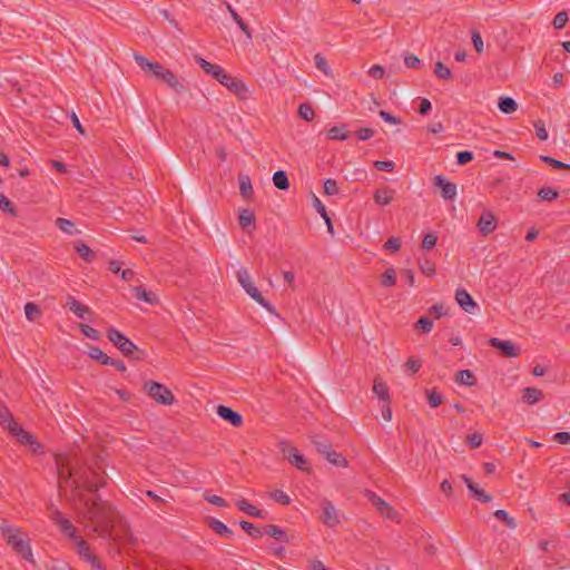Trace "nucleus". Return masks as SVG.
Returning <instances> with one entry per match:
<instances>
[{"label":"nucleus","instance_id":"54","mask_svg":"<svg viewBox=\"0 0 570 570\" xmlns=\"http://www.w3.org/2000/svg\"><path fill=\"white\" fill-rule=\"evenodd\" d=\"M204 499L214 504V505H217V507H220V508H226L228 505V503L226 502L225 499H223L222 497L219 495H216V494H209V493H205L204 494Z\"/></svg>","mask_w":570,"mask_h":570},{"label":"nucleus","instance_id":"29","mask_svg":"<svg viewBox=\"0 0 570 570\" xmlns=\"http://www.w3.org/2000/svg\"><path fill=\"white\" fill-rule=\"evenodd\" d=\"M350 137L345 125L334 126L327 131V138L333 140H346Z\"/></svg>","mask_w":570,"mask_h":570},{"label":"nucleus","instance_id":"13","mask_svg":"<svg viewBox=\"0 0 570 570\" xmlns=\"http://www.w3.org/2000/svg\"><path fill=\"white\" fill-rule=\"evenodd\" d=\"M321 505L322 514L320 518L322 522L330 528L337 525L340 523V518L333 503L325 499L322 501Z\"/></svg>","mask_w":570,"mask_h":570},{"label":"nucleus","instance_id":"43","mask_svg":"<svg viewBox=\"0 0 570 570\" xmlns=\"http://www.w3.org/2000/svg\"><path fill=\"white\" fill-rule=\"evenodd\" d=\"M298 115L302 119L311 121L315 117L314 109L309 104H301L298 107Z\"/></svg>","mask_w":570,"mask_h":570},{"label":"nucleus","instance_id":"27","mask_svg":"<svg viewBox=\"0 0 570 570\" xmlns=\"http://www.w3.org/2000/svg\"><path fill=\"white\" fill-rule=\"evenodd\" d=\"M273 184L279 190H287L289 188V180L286 171L277 170L273 175Z\"/></svg>","mask_w":570,"mask_h":570},{"label":"nucleus","instance_id":"42","mask_svg":"<svg viewBox=\"0 0 570 570\" xmlns=\"http://www.w3.org/2000/svg\"><path fill=\"white\" fill-rule=\"evenodd\" d=\"M414 327L422 333H430L433 328V321L428 316H421L415 323Z\"/></svg>","mask_w":570,"mask_h":570},{"label":"nucleus","instance_id":"7","mask_svg":"<svg viewBox=\"0 0 570 570\" xmlns=\"http://www.w3.org/2000/svg\"><path fill=\"white\" fill-rule=\"evenodd\" d=\"M107 337L124 354V356L140 360L139 356L134 355V353L138 351L137 345H135L120 331L115 327H109L107 330Z\"/></svg>","mask_w":570,"mask_h":570},{"label":"nucleus","instance_id":"33","mask_svg":"<svg viewBox=\"0 0 570 570\" xmlns=\"http://www.w3.org/2000/svg\"><path fill=\"white\" fill-rule=\"evenodd\" d=\"M88 355L100 364L107 365V363H111V357L102 352L98 346H91L88 351Z\"/></svg>","mask_w":570,"mask_h":570},{"label":"nucleus","instance_id":"53","mask_svg":"<svg viewBox=\"0 0 570 570\" xmlns=\"http://www.w3.org/2000/svg\"><path fill=\"white\" fill-rule=\"evenodd\" d=\"M568 22V13L567 11L558 12L552 21V24L556 29H562Z\"/></svg>","mask_w":570,"mask_h":570},{"label":"nucleus","instance_id":"41","mask_svg":"<svg viewBox=\"0 0 570 570\" xmlns=\"http://www.w3.org/2000/svg\"><path fill=\"white\" fill-rule=\"evenodd\" d=\"M239 525L246 533H248V535H250L253 538L257 539V538H261L263 534L262 529L255 527L253 523H250L248 521L242 520V521H239Z\"/></svg>","mask_w":570,"mask_h":570},{"label":"nucleus","instance_id":"49","mask_svg":"<svg viewBox=\"0 0 570 570\" xmlns=\"http://www.w3.org/2000/svg\"><path fill=\"white\" fill-rule=\"evenodd\" d=\"M493 515L503 521L510 529H514L517 527L515 520L511 518L505 510H497Z\"/></svg>","mask_w":570,"mask_h":570},{"label":"nucleus","instance_id":"26","mask_svg":"<svg viewBox=\"0 0 570 570\" xmlns=\"http://www.w3.org/2000/svg\"><path fill=\"white\" fill-rule=\"evenodd\" d=\"M455 382L461 385L473 386L475 385L476 380L470 370H461L455 374Z\"/></svg>","mask_w":570,"mask_h":570},{"label":"nucleus","instance_id":"38","mask_svg":"<svg viewBox=\"0 0 570 570\" xmlns=\"http://www.w3.org/2000/svg\"><path fill=\"white\" fill-rule=\"evenodd\" d=\"M325 459L333 465L336 466H347V460L338 452L331 450L326 455H324Z\"/></svg>","mask_w":570,"mask_h":570},{"label":"nucleus","instance_id":"35","mask_svg":"<svg viewBox=\"0 0 570 570\" xmlns=\"http://www.w3.org/2000/svg\"><path fill=\"white\" fill-rule=\"evenodd\" d=\"M239 226L243 229H247L249 226H253L255 228V216L252 210L249 209H243L238 217Z\"/></svg>","mask_w":570,"mask_h":570},{"label":"nucleus","instance_id":"15","mask_svg":"<svg viewBox=\"0 0 570 570\" xmlns=\"http://www.w3.org/2000/svg\"><path fill=\"white\" fill-rule=\"evenodd\" d=\"M434 186L441 189V194L444 199H453L456 195V185L448 181L442 175H436L434 177Z\"/></svg>","mask_w":570,"mask_h":570},{"label":"nucleus","instance_id":"36","mask_svg":"<svg viewBox=\"0 0 570 570\" xmlns=\"http://www.w3.org/2000/svg\"><path fill=\"white\" fill-rule=\"evenodd\" d=\"M75 249L87 263H91L96 258L95 252L83 243H77Z\"/></svg>","mask_w":570,"mask_h":570},{"label":"nucleus","instance_id":"11","mask_svg":"<svg viewBox=\"0 0 570 570\" xmlns=\"http://www.w3.org/2000/svg\"><path fill=\"white\" fill-rule=\"evenodd\" d=\"M10 433L17 438L19 443L30 445L33 453H39L42 449V445L37 441V439L30 432L23 430L19 424L13 425Z\"/></svg>","mask_w":570,"mask_h":570},{"label":"nucleus","instance_id":"64","mask_svg":"<svg viewBox=\"0 0 570 570\" xmlns=\"http://www.w3.org/2000/svg\"><path fill=\"white\" fill-rule=\"evenodd\" d=\"M404 63L407 68L417 69L421 66V60L413 53H409L404 57Z\"/></svg>","mask_w":570,"mask_h":570},{"label":"nucleus","instance_id":"8","mask_svg":"<svg viewBox=\"0 0 570 570\" xmlns=\"http://www.w3.org/2000/svg\"><path fill=\"white\" fill-rule=\"evenodd\" d=\"M7 543L26 560L32 561V551L29 539L20 529L14 528V530L8 535Z\"/></svg>","mask_w":570,"mask_h":570},{"label":"nucleus","instance_id":"25","mask_svg":"<svg viewBox=\"0 0 570 570\" xmlns=\"http://www.w3.org/2000/svg\"><path fill=\"white\" fill-rule=\"evenodd\" d=\"M311 442L314 444L316 451L322 455H326L332 450V443L325 438L312 435Z\"/></svg>","mask_w":570,"mask_h":570},{"label":"nucleus","instance_id":"58","mask_svg":"<svg viewBox=\"0 0 570 570\" xmlns=\"http://www.w3.org/2000/svg\"><path fill=\"white\" fill-rule=\"evenodd\" d=\"M471 39L473 47L478 53H481L483 51V40L479 31L472 30L471 32Z\"/></svg>","mask_w":570,"mask_h":570},{"label":"nucleus","instance_id":"59","mask_svg":"<svg viewBox=\"0 0 570 570\" xmlns=\"http://www.w3.org/2000/svg\"><path fill=\"white\" fill-rule=\"evenodd\" d=\"M473 158H474V155L470 150H463V151H459L456 154V161L461 166L466 165L468 163L473 160Z\"/></svg>","mask_w":570,"mask_h":570},{"label":"nucleus","instance_id":"44","mask_svg":"<svg viewBox=\"0 0 570 570\" xmlns=\"http://www.w3.org/2000/svg\"><path fill=\"white\" fill-rule=\"evenodd\" d=\"M434 72H435L436 77H439L440 79H451L452 78L451 69L441 61H438L435 63Z\"/></svg>","mask_w":570,"mask_h":570},{"label":"nucleus","instance_id":"5","mask_svg":"<svg viewBox=\"0 0 570 570\" xmlns=\"http://www.w3.org/2000/svg\"><path fill=\"white\" fill-rule=\"evenodd\" d=\"M237 279L244 291L261 306L267 309L271 314H276L275 307L264 298L258 288L254 285L252 277L247 269L242 268L237 272Z\"/></svg>","mask_w":570,"mask_h":570},{"label":"nucleus","instance_id":"24","mask_svg":"<svg viewBox=\"0 0 570 570\" xmlns=\"http://www.w3.org/2000/svg\"><path fill=\"white\" fill-rule=\"evenodd\" d=\"M227 10L230 13L233 20L238 24L240 30L245 33L247 39H252V30L248 24L243 20V18L236 12V10L232 7V4L226 3Z\"/></svg>","mask_w":570,"mask_h":570},{"label":"nucleus","instance_id":"31","mask_svg":"<svg viewBox=\"0 0 570 570\" xmlns=\"http://www.w3.org/2000/svg\"><path fill=\"white\" fill-rule=\"evenodd\" d=\"M55 224L65 234L76 235L79 233V230L76 228L75 223L69 219L59 217L56 219Z\"/></svg>","mask_w":570,"mask_h":570},{"label":"nucleus","instance_id":"6","mask_svg":"<svg viewBox=\"0 0 570 570\" xmlns=\"http://www.w3.org/2000/svg\"><path fill=\"white\" fill-rule=\"evenodd\" d=\"M142 390L157 403L163 405H171L176 402L173 392L164 384L156 381H147L144 383Z\"/></svg>","mask_w":570,"mask_h":570},{"label":"nucleus","instance_id":"1","mask_svg":"<svg viewBox=\"0 0 570 570\" xmlns=\"http://www.w3.org/2000/svg\"><path fill=\"white\" fill-rule=\"evenodd\" d=\"M75 504L95 533L105 539L111 538L112 529L120 520V514L108 501L102 500L99 494L91 498L82 491H76Z\"/></svg>","mask_w":570,"mask_h":570},{"label":"nucleus","instance_id":"52","mask_svg":"<svg viewBox=\"0 0 570 570\" xmlns=\"http://www.w3.org/2000/svg\"><path fill=\"white\" fill-rule=\"evenodd\" d=\"M438 242V236L434 233H428L422 240V248L424 250H431Z\"/></svg>","mask_w":570,"mask_h":570},{"label":"nucleus","instance_id":"19","mask_svg":"<svg viewBox=\"0 0 570 570\" xmlns=\"http://www.w3.org/2000/svg\"><path fill=\"white\" fill-rule=\"evenodd\" d=\"M206 524L215 531L218 535L224 538H232L234 532L224 522L213 517L206 518Z\"/></svg>","mask_w":570,"mask_h":570},{"label":"nucleus","instance_id":"55","mask_svg":"<svg viewBox=\"0 0 570 570\" xmlns=\"http://www.w3.org/2000/svg\"><path fill=\"white\" fill-rule=\"evenodd\" d=\"M324 193L328 196H333L338 193V186L335 179L328 178L324 181Z\"/></svg>","mask_w":570,"mask_h":570},{"label":"nucleus","instance_id":"9","mask_svg":"<svg viewBox=\"0 0 570 570\" xmlns=\"http://www.w3.org/2000/svg\"><path fill=\"white\" fill-rule=\"evenodd\" d=\"M278 446L283 455L289 461L291 464L295 465L298 470L307 469V460L298 452L295 446L291 445L287 441H281Z\"/></svg>","mask_w":570,"mask_h":570},{"label":"nucleus","instance_id":"4","mask_svg":"<svg viewBox=\"0 0 570 570\" xmlns=\"http://www.w3.org/2000/svg\"><path fill=\"white\" fill-rule=\"evenodd\" d=\"M135 61L146 72L151 73L156 79L165 82L176 94H183L186 91V87L177 79L174 72L165 68L159 62H151L146 57L135 52Z\"/></svg>","mask_w":570,"mask_h":570},{"label":"nucleus","instance_id":"50","mask_svg":"<svg viewBox=\"0 0 570 570\" xmlns=\"http://www.w3.org/2000/svg\"><path fill=\"white\" fill-rule=\"evenodd\" d=\"M428 403L431 407H438L443 403V396L442 394L438 393L435 390H428Z\"/></svg>","mask_w":570,"mask_h":570},{"label":"nucleus","instance_id":"40","mask_svg":"<svg viewBox=\"0 0 570 570\" xmlns=\"http://www.w3.org/2000/svg\"><path fill=\"white\" fill-rule=\"evenodd\" d=\"M559 193L551 187H542L538 190V197L542 202H552L557 199Z\"/></svg>","mask_w":570,"mask_h":570},{"label":"nucleus","instance_id":"3","mask_svg":"<svg viewBox=\"0 0 570 570\" xmlns=\"http://www.w3.org/2000/svg\"><path fill=\"white\" fill-rule=\"evenodd\" d=\"M195 60L198 62L200 68L208 75L213 76L220 85L225 86L228 90L235 94L239 99L245 100L247 98V87L246 85L233 77L230 73L226 72L224 68L218 65H213L202 58L200 56H195Z\"/></svg>","mask_w":570,"mask_h":570},{"label":"nucleus","instance_id":"20","mask_svg":"<svg viewBox=\"0 0 570 570\" xmlns=\"http://www.w3.org/2000/svg\"><path fill=\"white\" fill-rule=\"evenodd\" d=\"M395 190L385 186L379 188L373 194L374 202L380 206L389 205L394 198Z\"/></svg>","mask_w":570,"mask_h":570},{"label":"nucleus","instance_id":"17","mask_svg":"<svg viewBox=\"0 0 570 570\" xmlns=\"http://www.w3.org/2000/svg\"><path fill=\"white\" fill-rule=\"evenodd\" d=\"M455 301L466 313H472V311L478 307L475 301L464 288H459L455 291Z\"/></svg>","mask_w":570,"mask_h":570},{"label":"nucleus","instance_id":"47","mask_svg":"<svg viewBox=\"0 0 570 570\" xmlns=\"http://www.w3.org/2000/svg\"><path fill=\"white\" fill-rule=\"evenodd\" d=\"M60 530L68 535L71 539H78L77 529L71 523L69 519H66L62 521V523L59 525Z\"/></svg>","mask_w":570,"mask_h":570},{"label":"nucleus","instance_id":"61","mask_svg":"<svg viewBox=\"0 0 570 570\" xmlns=\"http://www.w3.org/2000/svg\"><path fill=\"white\" fill-rule=\"evenodd\" d=\"M271 495L276 502L283 505H287L291 502L289 497L282 490H275Z\"/></svg>","mask_w":570,"mask_h":570},{"label":"nucleus","instance_id":"45","mask_svg":"<svg viewBox=\"0 0 570 570\" xmlns=\"http://www.w3.org/2000/svg\"><path fill=\"white\" fill-rule=\"evenodd\" d=\"M540 159L550 165L553 169H567V170H570V165L569 164H564L560 160H557L550 156H546V155H541L540 156Z\"/></svg>","mask_w":570,"mask_h":570},{"label":"nucleus","instance_id":"2","mask_svg":"<svg viewBox=\"0 0 570 570\" xmlns=\"http://www.w3.org/2000/svg\"><path fill=\"white\" fill-rule=\"evenodd\" d=\"M100 455H96L90 462L77 463L69 469L66 481L71 480L73 488L71 494L76 501V491L97 494L96 492L106 484V470L101 465Z\"/></svg>","mask_w":570,"mask_h":570},{"label":"nucleus","instance_id":"37","mask_svg":"<svg viewBox=\"0 0 570 570\" xmlns=\"http://www.w3.org/2000/svg\"><path fill=\"white\" fill-rule=\"evenodd\" d=\"M134 291H135V297L137 299L144 301L149 304H153L156 302V295L153 292L147 291L146 288H144L141 286L135 287Z\"/></svg>","mask_w":570,"mask_h":570},{"label":"nucleus","instance_id":"21","mask_svg":"<svg viewBox=\"0 0 570 570\" xmlns=\"http://www.w3.org/2000/svg\"><path fill=\"white\" fill-rule=\"evenodd\" d=\"M543 399L541 390L535 387H524L522 390V401L528 404H535Z\"/></svg>","mask_w":570,"mask_h":570},{"label":"nucleus","instance_id":"32","mask_svg":"<svg viewBox=\"0 0 570 570\" xmlns=\"http://www.w3.org/2000/svg\"><path fill=\"white\" fill-rule=\"evenodd\" d=\"M0 424L2 426H6L9 432L11 429H13V425H18V423L14 421V417L9 412V410L6 406H2L0 404Z\"/></svg>","mask_w":570,"mask_h":570},{"label":"nucleus","instance_id":"60","mask_svg":"<svg viewBox=\"0 0 570 570\" xmlns=\"http://www.w3.org/2000/svg\"><path fill=\"white\" fill-rule=\"evenodd\" d=\"M374 167L381 171H393L395 164L392 160H376L374 161Z\"/></svg>","mask_w":570,"mask_h":570},{"label":"nucleus","instance_id":"28","mask_svg":"<svg viewBox=\"0 0 570 570\" xmlns=\"http://www.w3.org/2000/svg\"><path fill=\"white\" fill-rule=\"evenodd\" d=\"M498 107L503 114H513L518 109V104L511 97H501Z\"/></svg>","mask_w":570,"mask_h":570},{"label":"nucleus","instance_id":"30","mask_svg":"<svg viewBox=\"0 0 570 570\" xmlns=\"http://www.w3.org/2000/svg\"><path fill=\"white\" fill-rule=\"evenodd\" d=\"M239 180V193L245 198L248 199L253 195V186L250 178L247 175H240L238 177Z\"/></svg>","mask_w":570,"mask_h":570},{"label":"nucleus","instance_id":"34","mask_svg":"<svg viewBox=\"0 0 570 570\" xmlns=\"http://www.w3.org/2000/svg\"><path fill=\"white\" fill-rule=\"evenodd\" d=\"M264 532L272 538H275L284 542H288L286 532L275 524L266 525L264 528Z\"/></svg>","mask_w":570,"mask_h":570},{"label":"nucleus","instance_id":"14","mask_svg":"<svg viewBox=\"0 0 570 570\" xmlns=\"http://www.w3.org/2000/svg\"><path fill=\"white\" fill-rule=\"evenodd\" d=\"M217 414L220 419L224 421L230 423L233 426L238 428L243 424V417L242 415L234 411L232 407L226 405H218L217 406Z\"/></svg>","mask_w":570,"mask_h":570},{"label":"nucleus","instance_id":"12","mask_svg":"<svg viewBox=\"0 0 570 570\" xmlns=\"http://www.w3.org/2000/svg\"><path fill=\"white\" fill-rule=\"evenodd\" d=\"M489 345L499 350L504 357H517L520 355L521 350L511 341H501L497 337L489 340Z\"/></svg>","mask_w":570,"mask_h":570},{"label":"nucleus","instance_id":"18","mask_svg":"<svg viewBox=\"0 0 570 570\" xmlns=\"http://www.w3.org/2000/svg\"><path fill=\"white\" fill-rule=\"evenodd\" d=\"M68 307L77 317L86 320L92 312L89 306L81 304L73 296H68L66 302Z\"/></svg>","mask_w":570,"mask_h":570},{"label":"nucleus","instance_id":"46","mask_svg":"<svg viewBox=\"0 0 570 570\" xmlns=\"http://www.w3.org/2000/svg\"><path fill=\"white\" fill-rule=\"evenodd\" d=\"M80 332L88 338L94 341H99L101 338V335L99 331L96 328L87 325V324H79Z\"/></svg>","mask_w":570,"mask_h":570},{"label":"nucleus","instance_id":"39","mask_svg":"<svg viewBox=\"0 0 570 570\" xmlns=\"http://www.w3.org/2000/svg\"><path fill=\"white\" fill-rule=\"evenodd\" d=\"M24 313H26L27 320H29L30 322H35L41 316L40 307L37 304L31 303V302H29L24 305Z\"/></svg>","mask_w":570,"mask_h":570},{"label":"nucleus","instance_id":"62","mask_svg":"<svg viewBox=\"0 0 570 570\" xmlns=\"http://www.w3.org/2000/svg\"><path fill=\"white\" fill-rule=\"evenodd\" d=\"M466 443L472 449L479 448L482 444V434L474 432L468 435Z\"/></svg>","mask_w":570,"mask_h":570},{"label":"nucleus","instance_id":"56","mask_svg":"<svg viewBox=\"0 0 570 570\" xmlns=\"http://www.w3.org/2000/svg\"><path fill=\"white\" fill-rule=\"evenodd\" d=\"M420 269L421 272L431 277L435 274V265L429 261V259H424L423 262H420Z\"/></svg>","mask_w":570,"mask_h":570},{"label":"nucleus","instance_id":"10","mask_svg":"<svg viewBox=\"0 0 570 570\" xmlns=\"http://www.w3.org/2000/svg\"><path fill=\"white\" fill-rule=\"evenodd\" d=\"M365 495L368 501L377 509V511L385 518L394 520L397 515V512L391 507L387 502H385L381 497L375 494L372 491H366Z\"/></svg>","mask_w":570,"mask_h":570},{"label":"nucleus","instance_id":"22","mask_svg":"<svg viewBox=\"0 0 570 570\" xmlns=\"http://www.w3.org/2000/svg\"><path fill=\"white\" fill-rule=\"evenodd\" d=\"M373 392L384 403H390V393L386 384L380 379L375 377L373 383Z\"/></svg>","mask_w":570,"mask_h":570},{"label":"nucleus","instance_id":"51","mask_svg":"<svg viewBox=\"0 0 570 570\" xmlns=\"http://www.w3.org/2000/svg\"><path fill=\"white\" fill-rule=\"evenodd\" d=\"M0 209L4 213H9L12 216H16L13 204L3 194H0Z\"/></svg>","mask_w":570,"mask_h":570},{"label":"nucleus","instance_id":"16","mask_svg":"<svg viewBox=\"0 0 570 570\" xmlns=\"http://www.w3.org/2000/svg\"><path fill=\"white\" fill-rule=\"evenodd\" d=\"M479 230L482 235H489L497 228L495 216L488 210H484L478 222Z\"/></svg>","mask_w":570,"mask_h":570},{"label":"nucleus","instance_id":"48","mask_svg":"<svg viewBox=\"0 0 570 570\" xmlns=\"http://www.w3.org/2000/svg\"><path fill=\"white\" fill-rule=\"evenodd\" d=\"M395 281L396 274L393 268H387L381 276V284L386 287L393 286Z\"/></svg>","mask_w":570,"mask_h":570},{"label":"nucleus","instance_id":"63","mask_svg":"<svg viewBox=\"0 0 570 570\" xmlns=\"http://www.w3.org/2000/svg\"><path fill=\"white\" fill-rule=\"evenodd\" d=\"M537 137L544 141L548 139V131L546 129L544 122L542 120H538L534 122Z\"/></svg>","mask_w":570,"mask_h":570},{"label":"nucleus","instance_id":"23","mask_svg":"<svg viewBox=\"0 0 570 570\" xmlns=\"http://www.w3.org/2000/svg\"><path fill=\"white\" fill-rule=\"evenodd\" d=\"M237 508L246 514L263 519L265 518L262 510H258L255 505L249 503L247 500L242 499L236 502Z\"/></svg>","mask_w":570,"mask_h":570},{"label":"nucleus","instance_id":"57","mask_svg":"<svg viewBox=\"0 0 570 570\" xmlns=\"http://www.w3.org/2000/svg\"><path fill=\"white\" fill-rule=\"evenodd\" d=\"M315 66L318 70L323 71L325 75L330 73V68L326 59L321 55L316 53L314 57Z\"/></svg>","mask_w":570,"mask_h":570}]
</instances>
